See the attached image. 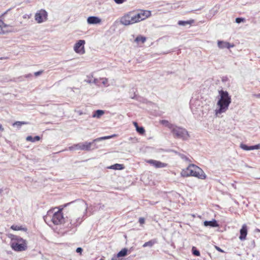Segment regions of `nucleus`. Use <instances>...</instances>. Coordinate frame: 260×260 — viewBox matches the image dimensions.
I'll return each instance as SVG.
<instances>
[{
	"label": "nucleus",
	"instance_id": "1",
	"mask_svg": "<svg viewBox=\"0 0 260 260\" xmlns=\"http://www.w3.org/2000/svg\"><path fill=\"white\" fill-rule=\"evenodd\" d=\"M150 14L149 11H142L140 13L129 12L121 17L120 22L121 24L127 26L143 20Z\"/></svg>",
	"mask_w": 260,
	"mask_h": 260
},
{
	"label": "nucleus",
	"instance_id": "2",
	"mask_svg": "<svg viewBox=\"0 0 260 260\" xmlns=\"http://www.w3.org/2000/svg\"><path fill=\"white\" fill-rule=\"evenodd\" d=\"M71 204H74L75 206L79 209L83 210L82 214L79 216H77L75 214H73L70 216V222L72 226L76 227L80 225L83 221L84 216L87 213V204L83 200L78 199L73 202L68 203L64 205V207Z\"/></svg>",
	"mask_w": 260,
	"mask_h": 260
},
{
	"label": "nucleus",
	"instance_id": "3",
	"mask_svg": "<svg viewBox=\"0 0 260 260\" xmlns=\"http://www.w3.org/2000/svg\"><path fill=\"white\" fill-rule=\"evenodd\" d=\"M115 136V135L102 137L100 138H96L93 140L92 142H85L84 143H80L77 144H75L73 146H70L69 148V149L71 151L72 150H84V151H90L93 149H95L98 148L96 146V144L94 143L95 142L100 141L103 140H106L108 139L112 138Z\"/></svg>",
	"mask_w": 260,
	"mask_h": 260
},
{
	"label": "nucleus",
	"instance_id": "4",
	"mask_svg": "<svg viewBox=\"0 0 260 260\" xmlns=\"http://www.w3.org/2000/svg\"><path fill=\"white\" fill-rule=\"evenodd\" d=\"M220 98L217 102L219 108L215 110L216 114H221L225 112L231 103V98L226 91L222 90L219 91Z\"/></svg>",
	"mask_w": 260,
	"mask_h": 260
},
{
	"label": "nucleus",
	"instance_id": "5",
	"mask_svg": "<svg viewBox=\"0 0 260 260\" xmlns=\"http://www.w3.org/2000/svg\"><path fill=\"white\" fill-rule=\"evenodd\" d=\"M183 177L193 176L200 179H205L206 175L202 169L197 166L190 164L181 172Z\"/></svg>",
	"mask_w": 260,
	"mask_h": 260
},
{
	"label": "nucleus",
	"instance_id": "6",
	"mask_svg": "<svg viewBox=\"0 0 260 260\" xmlns=\"http://www.w3.org/2000/svg\"><path fill=\"white\" fill-rule=\"evenodd\" d=\"M62 209H59L54 212L53 210H50L47 212V215L44 216L45 221H51L55 225L61 224L64 222V218L62 212Z\"/></svg>",
	"mask_w": 260,
	"mask_h": 260
},
{
	"label": "nucleus",
	"instance_id": "7",
	"mask_svg": "<svg viewBox=\"0 0 260 260\" xmlns=\"http://www.w3.org/2000/svg\"><path fill=\"white\" fill-rule=\"evenodd\" d=\"M11 243L12 248L16 251H22L27 249L26 240L17 236H13Z\"/></svg>",
	"mask_w": 260,
	"mask_h": 260
},
{
	"label": "nucleus",
	"instance_id": "8",
	"mask_svg": "<svg viewBox=\"0 0 260 260\" xmlns=\"http://www.w3.org/2000/svg\"><path fill=\"white\" fill-rule=\"evenodd\" d=\"M171 133L175 138L181 139L183 140H186L189 137L188 132L185 128L174 125L171 129Z\"/></svg>",
	"mask_w": 260,
	"mask_h": 260
},
{
	"label": "nucleus",
	"instance_id": "9",
	"mask_svg": "<svg viewBox=\"0 0 260 260\" xmlns=\"http://www.w3.org/2000/svg\"><path fill=\"white\" fill-rule=\"evenodd\" d=\"M85 41L83 40H80L75 44L74 50L75 52L83 54L85 53L84 45Z\"/></svg>",
	"mask_w": 260,
	"mask_h": 260
},
{
	"label": "nucleus",
	"instance_id": "10",
	"mask_svg": "<svg viewBox=\"0 0 260 260\" xmlns=\"http://www.w3.org/2000/svg\"><path fill=\"white\" fill-rule=\"evenodd\" d=\"M47 13L44 10H41L35 14V20L39 23H42L47 19Z\"/></svg>",
	"mask_w": 260,
	"mask_h": 260
},
{
	"label": "nucleus",
	"instance_id": "11",
	"mask_svg": "<svg viewBox=\"0 0 260 260\" xmlns=\"http://www.w3.org/2000/svg\"><path fill=\"white\" fill-rule=\"evenodd\" d=\"M147 162L150 164L151 165L154 166L156 168H165L167 166V164L165 163L161 162V161L153 160V159H149L147 161Z\"/></svg>",
	"mask_w": 260,
	"mask_h": 260
},
{
	"label": "nucleus",
	"instance_id": "12",
	"mask_svg": "<svg viewBox=\"0 0 260 260\" xmlns=\"http://www.w3.org/2000/svg\"><path fill=\"white\" fill-rule=\"evenodd\" d=\"M217 46L220 49H230L234 46V44H231L230 43L223 41H218Z\"/></svg>",
	"mask_w": 260,
	"mask_h": 260
},
{
	"label": "nucleus",
	"instance_id": "13",
	"mask_svg": "<svg viewBox=\"0 0 260 260\" xmlns=\"http://www.w3.org/2000/svg\"><path fill=\"white\" fill-rule=\"evenodd\" d=\"M240 240L241 241L245 240L247 235V227L246 224H243L242 225V228L240 229Z\"/></svg>",
	"mask_w": 260,
	"mask_h": 260
},
{
	"label": "nucleus",
	"instance_id": "14",
	"mask_svg": "<svg viewBox=\"0 0 260 260\" xmlns=\"http://www.w3.org/2000/svg\"><path fill=\"white\" fill-rule=\"evenodd\" d=\"M240 148L242 149L246 150V151H249V150H252L254 149H260V144H257L253 146H248L244 144H240Z\"/></svg>",
	"mask_w": 260,
	"mask_h": 260
},
{
	"label": "nucleus",
	"instance_id": "15",
	"mask_svg": "<svg viewBox=\"0 0 260 260\" xmlns=\"http://www.w3.org/2000/svg\"><path fill=\"white\" fill-rule=\"evenodd\" d=\"M87 23L89 24H96L101 22V19L96 16H90L87 18Z\"/></svg>",
	"mask_w": 260,
	"mask_h": 260
},
{
	"label": "nucleus",
	"instance_id": "16",
	"mask_svg": "<svg viewBox=\"0 0 260 260\" xmlns=\"http://www.w3.org/2000/svg\"><path fill=\"white\" fill-rule=\"evenodd\" d=\"M204 225L205 226L210 227H218L219 226L217 221L215 219H213L211 221H205L204 222Z\"/></svg>",
	"mask_w": 260,
	"mask_h": 260
},
{
	"label": "nucleus",
	"instance_id": "17",
	"mask_svg": "<svg viewBox=\"0 0 260 260\" xmlns=\"http://www.w3.org/2000/svg\"><path fill=\"white\" fill-rule=\"evenodd\" d=\"M108 168L110 169L115 170H121L123 169L124 167H123V165L116 164H114L113 165L110 166L109 167H108Z\"/></svg>",
	"mask_w": 260,
	"mask_h": 260
},
{
	"label": "nucleus",
	"instance_id": "18",
	"mask_svg": "<svg viewBox=\"0 0 260 260\" xmlns=\"http://www.w3.org/2000/svg\"><path fill=\"white\" fill-rule=\"evenodd\" d=\"M105 113L104 111L102 110H97L94 111L92 115V117L100 118Z\"/></svg>",
	"mask_w": 260,
	"mask_h": 260
},
{
	"label": "nucleus",
	"instance_id": "19",
	"mask_svg": "<svg viewBox=\"0 0 260 260\" xmlns=\"http://www.w3.org/2000/svg\"><path fill=\"white\" fill-rule=\"evenodd\" d=\"M40 139H41V138L39 136H36L35 137H32L31 136H28L26 138V140L27 141H29V142H35L36 141H38L40 140Z\"/></svg>",
	"mask_w": 260,
	"mask_h": 260
},
{
	"label": "nucleus",
	"instance_id": "20",
	"mask_svg": "<svg viewBox=\"0 0 260 260\" xmlns=\"http://www.w3.org/2000/svg\"><path fill=\"white\" fill-rule=\"evenodd\" d=\"M11 229L14 230V231H23L24 232L27 231V229L23 227L21 225H12L11 227Z\"/></svg>",
	"mask_w": 260,
	"mask_h": 260
},
{
	"label": "nucleus",
	"instance_id": "21",
	"mask_svg": "<svg viewBox=\"0 0 260 260\" xmlns=\"http://www.w3.org/2000/svg\"><path fill=\"white\" fill-rule=\"evenodd\" d=\"M160 123L164 125L165 126L167 127L170 130L173 128V127L174 125V124L170 123L168 120H162L160 121Z\"/></svg>",
	"mask_w": 260,
	"mask_h": 260
},
{
	"label": "nucleus",
	"instance_id": "22",
	"mask_svg": "<svg viewBox=\"0 0 260 260\" xmlns=\"http://www.w3.org/2000/svg\"><path fill=\"white\" fill-rule=\"evenodd\" d=\"M156 242H156V240L155 239L151 240H150V241H148L147 242H145L143 245V247H151Z\"/></svg>",
	"mask_w": 260,
	"mask_h": 260
},
{
	"label": "nucleus",
	"instance_id": "23",
	"mask_svg": "<svg viewBox=\"0 0 260 260\" xmlns=\"http://www.w3.org/2000/svg\"><path fill=\"white\" fill-rule=\"evenodd\" d=\"M127 251L128 250L127 248H123L117 254V255H118V256L122 258V257H124L127 255Z\"/></svg>",
	"mask_w": 260,
	"mask_h": 260
},
{
	"label": "nucleus",
	"instance_id": "24",
	"mask_svg": "<svg viewBox=\"0 0 260 260\" xmlns=\"http://www.w3.org/2000/svg\"><path fill=\"white\" fill-rule=\"evenodd\" d=\"M193 20L190 21H182L180 20L178 22V24L181 26H185L186 25H190L192 22Z\"/></svg>",
	"mask_w": 260,
	"mask_h": 260
},
{
	"label": "nucleus",
	"instance_id": "25",
	"mask_svg": "<svg viewBox=\"0 0 260 260\" xmlns=\"http://www.w3.org/2000/svg\"><path fill=\"white\" fill-rule=\"evenodd\" d=\"M8 26V25L6 24L2 20H0V34H4L5 30L3 29Z\"/></svg>",
	"mask_w": 260,
	"mask_h": 260
},
{
	"label": "nucleus",
	"instance_id": "26",
	"mask_svg": "<svg viewBox=\"0 0 260 260\" xmlns=\"http://www.w3.org/2000/svg\"><path fill=\"white\" fill-rule=\"evenodd\" d=\"M146 38L145 37L139 36L135 39V41L137 43L141 42L142 43H144L146 41Z\"/></svg>",
	"mask_w": 260,
	"mask_h": 260
},
{
	"label": "nucleus",
	"instance_id": "27",
	"mask_svg": "<svg viewBox=\"0 0 260 260\" xmlns=\"http://www.w3.org/2000/svg\"><path fill=\"white\" fill-rule=\"evenodd\" d=\"M28 123V122H25V121H16L15 122H14L13 124V126H18L19 127H20L21 125H24V124H27Z\"/></svg>",
	"mask_w": 260,
	"mask_h": 260
},
{
	"label": "nucleus",
	"instance_id": "28",
	"mask_svg": "<svg viewBox=\"0 0 260 260\" xmlns=\"http://www.w3.org/2000/svg\"><path fill=\"white\" fill-rule=\"evenodd\" d=\"M192 254L196 256H199L200 255V251L195 247L192 248Z\"/></svg>",
	"mask_w": 260,
	"mask_h": 260
},
{
	"label": "nucleus",
	"instance_id": "29",
	"mask_svg": "<svg viewBox=\"0 0 260 260\" xmlns=\"http://www.w3.org/2000/svg\"><path fill=\"white\" fill-rule=\"evenodd\" d=\"M136 131L138 133H139L140 134H143L145 132L144 127L142 126H139L138 127H137Z\"/></svg>",
	"mask_w": 260,
	"mask_h": 260
},
{
	"label": "nucleus",
	"instance_id": "30",
	"mask_svg": "<svg viewBox=\"0 0 260 260\" xmlns=\"http://www.w3.org/2000/svg\"><path fill=\"white\" fill-rule=\"evenodd\" d=\"M85 81L86 82L88 83H93L95 84H97V83L98 82V80L97 79H94L93 80H85Z\"/></svg>",
	"mask_w": 260,
	"mask_h": 260
},
{
	"label": "nucleus",
	"instance_id": "31",
	"mask_svg": "<svg viewBox=\"0 0 260 260\" xmlns=\"http://www.w3.org/2000/svg\"><path fill=\"white\" fill-rule=\"evenodd\" d=\"M111 260H127L124 258H121L120 257L118 256L117 255L114 256Z\"/></svg>",
	"mask_w": 260,
	"mask_h": 260
},
{
	"label": "nucleus",
	"instance_id": "32",
	"mask_svg": "<svg viewBox=\"0 0 260 260\" xmlns=\"http://www.w3.org/2000/svg\"><path fill=\"white\" fill-rule=\"evenodd\" d=\"M244 21H245V19L242 17H238L236 19V22L237 23H240Z\"/></svg>",
	"mask_w": 260,
	"mask_h": 260
},
{
	"label": "nucleus",
	"instance_id": "33",
	"mask_svg": "<svg viewBox=\"0 0 260 260\" xmlns=\"http://www.w3.org/2000/svg\"><path fill=\"white\" fill-rule=\"evenodd\" d=\"M114 2L117 4H122L125 2L126 0H114Z\"/></svg>",
	"mask_w": 260,
	"mask_h": 260
},
{
	"label": "nucleus",
	"instance_id": "34",
	"mask_svg": "<svg viewBox=\"0 0 260 260\" xmlns=\"http://www.w3.org/2000/svg\"><path fill=\"white\" fill-rule=\"evenodd\" d=\"M139 222L141 224H143L145 222V219L143 217H140L139 219Z\"/></svg>",
	"mask_w": 260,
	"mask_h": 260
},
{
	"label": "nucleus",
	"instance_id": "35",
	"mask_svg": "<svg viewBox=\"0 0 260 260\" xmlns=\"http://www.w3.org/2000/svg\"><path fill=\"white\" fill-rule=\"evenodd\" d=\"M102 80H103L102 83L106 85L108 82V79L107 78H102Z\"/></svg>",
	"mask_w": 260,
	"mask_h": 260
},
{
	"label": "nucleus",
	"instance_id": "36",
	"mask_svg": "<svg viewBox=\"0 0 260 260\" xmlns=\"http://www.w3.org/2000/svg\"><path fill=\"white\" fill-rule=\"evenodd\" d=\"M215 249H216L217 251H219V252H224V251L222 249H221L220 247H218V246H215Z\"/></svg>",
	"mask_w": 260,
	"mask_h": 260
},
{
	"label": "nucleus",
	"instance_id": "37",
	"mask_svg": "<svg viewBox=\"0 0 260 260\" xmlns=\"http://www.w3.org/2000/svg\"><path fill=\"white\" fill-rule=\"evenodd\" d=\"M83 251V249L81 247H78L77 249H76V251L77 252V253H81V252H82Z\"/></svg>",
	"mask_w": 260,
	"mask_h": 260
},
{
	"label": "nucleus",
	"instance_id": "38",
	"mask_svg": "<svg viewBox=\"0 0 260 260\" xmlns=\"http://www.w3.org/2000/svg\"><path fill=\"white\" fill-rule=\"evenodd\" d=\"M42 73H43L42 71H40L35 72L34 74L36 76H38L40 75Z\"/></svg>",
	"mask_w": 260,
	"mask_h": 260
},
{
	"label": "nucleus",
	"instance_id": "39",
	"mask_svg": "<svg viewBox=\"0 0 260 260\" xmlns=\"http://www.w3.org/2000/svg\"><path fill=\"white\" fill-rule=\"evenodd\" d=\"M133 124H134V125H135V126L136 127V129L137 128V127H139V125H138V124L137 123V122H133Z\"/></svg>",
	"mask_w": 260,
	"mask_h": 260
},
{
	"label": "nucleus",
	"instance_id": "40",
	"mask_svg": "<svg viewBox=\"0 0 260 260\" xmlns=\"http://www.w3.org/2000/svg\"><path fill=\"white\" fill-rule=\"evenodd\" d=\"M3 130H4V128L2 126V125L1 124H0V131H3Z\"/></svg>",
	"mask_w": 260,
	"mask_h": 260
},
{
	"label": "nucleus",
	"instance_id": "41",
	"mask_svg": "<svg viewBox=\"0 0 260 260\" xmlns=\"http://www.w3.org/2000/svg\"><path fill=\"white\" fill-rule=\"evenodd\" d=\"M190 108H191V109H192V105H191V102L190 103Z\"/></svg>",
	"mask_w": 260,
	"mask_h": 260
},
{
	"label": "nucleus",
	"instance_id": "42",
	"mask_svg": "<svg viewBox=\"0 0 260 260\" xmlns=\"http://www.w3.org/2000/svg\"><path fill=\"white\" fill-rule=\"evenodd\" d=\"M3 191V190L0 189V193Z\"/></svg>",
	"mask_w": 260,
	"mask_h": 260
},
{
	"label": "nucleus",
	"instance_id": "43",
	"mask_svg": "<svg viewBox=\"0 0 260 260\" xmlns=\"http://www.w3.org/2000/svg\"><path fill=\"white\" fill-rule=\"evenodd\" d=\"M100 260H103V259H101Z\"/></svg>",
	"mask_w": 260,
	"mask_h": 260
}]
</instances>
